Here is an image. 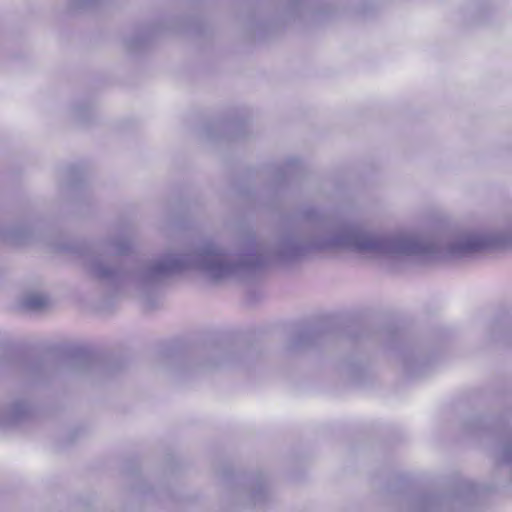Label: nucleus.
Listing matches in <instances>:
<instances>
[{"label": "nucleus", "mask_w": 512, "mask_h": 512, "mask_svg": "<svg viewBox=\"0 0 512 512\" xmlns=\"http://www.w3.org/2000/svg\"><path fill=\"white\" fill-rule=\"evenodd\" d=\"M130 249L131 241L125 237L103 239L85 251L83 265L89 276L100 283L116 290L133 285L139 297L149 302V293L155 287L187 269H195L206 278L220 282L246 279L272 262L297 260V230L268 241L248 235L230 248L212 241L201 242L193 249L169 252L143 263L137 271L119 259Z\"/></svg>", "instance_id": "obj_1"}, {"label": "nucleus", "mask_w": 512, "mask_h": 512, "mask_svg": "<svg viewBox=\"0 0 512 512\" xmlns=\"http://www.w3.org/2000/svg\"><path fill=\"white\" fill-rule=\"evenodd\" d=\"M476 495L477 487L470 481H464L453 493L415 498L409 512H464Z\"/></svg>", "instance_id": "obj_2"}, {"label": "nucleus", "mask_w": 512, "mask_h": 512, "mask_svg": "<svg viewBox=\"0 0 512 512\" xmlns=\"http://www.w3.org/2000/svg\"><path fill=\"white\" fill-rule=\"evenodd\" d=\"M47 368V362L42 358L23 360L17 364L19 373L32 380L43 378L47 373Z\"/></svg>", "instance_id": "obj_3"}, {"label": "nucleus", "mask_w": 512, "mask_h": 512, "mask_svg": "<svg viewBox=\"0 0 512 512\" xmlns=\"http://www.w3.org/2000/svg\"><path fill=\"white\" fill-rule=\"evenodd\" d=\"M30 407L24 401H15L5 411L0 410V425L9 426L23 420L29 413Z\"/></svg>", "instance_id": "obj_4"}, {"label": "nucleus", "mask_w": 512, "mask_h": 512, "mask_svg": "<svg viewBox=\"0 0 512 512\" xmlns=\"http://www.w3.org/2000/svg\"><path fill=\"white\" fill-rule=\"evenodd\" d=\"M319 338L315 329H304L294 335L287 344L289 351H299L313 345Z\"/></svg>", "instance_id": "obj_5"}, {"label": "nucleus", "mask_w": 512, "mask_h": 512, "mask_svg": "<svg viewBox=\"0 0 512 512\" xmlns=\"http://www.w3.org/2000/svg\"><path fill=\"white\" fill-rule=\"evenodd\" d=\"M96 364V358L86 350H77L69 357V365L75 372L90 371Z\"/></svg>", "instance_id": "obj_6"}, {"label": "nucleus", "mask_w": 512, "mask_h": 512, "mask_svg": "<svg viewBox=\"0 0 512 512\" xmlns=\"http://www.w3.org/2000/svg\"><path fill=\"white\" fill-rule=\"evenodd\" d=\"M48 304V297L40 293H29L24 296L22 305L33 311L42 309Z\"/></svg>", "instance_id": "obj_7"}, {"label": "nucleus", "mask_w": 512, "mask_h": 512, "mask_svg": "<svg viewBox=\"0 0 512 512\" xmlns=\"http://www.w3.org/2000/svg\"><path fill=\"white\" fill-rule=\"evenodd\" d=\"M267 496V488L263 480H257L255 485L249 492L251 503L254 505L260 504L265 501Z\"/></svg>", "instance_id": "obj_8"}, {"label": "nucleus", "mask_w": 512, "mask_h": 512, "mask_svg": "<svg viewBox=\"0 0 512 512\" xmlns=\"http://www.w3.org/2000/svg\"><path fill=\"white\" fill-rule=\"evenodd\" d=\"M299 166V161L296 158L288 159L281 167L277 170V178L279 181H283L286 177L293 175Z\"/></svg>", "instance_id": "obj_9"}, {"label": "nucleus", "mask_w": 512, "mask_h": 512, "mask_svg": "<svg viewBox=\"0 0 512 512\" xmlns=\"http://www.w3.org/2000/svg\"><path fill=\"white\" fill-rule=\"evenodd\" d=\"M147 41V37L144 36H136L134 38H129L126 41L127 48L131 51H135L140 49L144 43Z\"/></svg>", "instance_id": "obj_10"}, {"label": "nucleus", "mask_w": 512, "mask_h": 512, "mask_svg": "<svg viewBox=\"0 0 512 512\" xmlns=\"http://www.w3.org/2000/svg\"><path fill=\"white\" fill-rule=\"evenodd\" d=\"M98 0H70V5L74 9H86L94 4H96Z\"/></svg>", "instance_id": "obj_11"}, {"label": "nucleus", "mask_w": 512, "mask_h": 512, "mask_svg": "<svg viewBox=\"0 0 512 512\" xmlns=\"http://www.w3.org/2000/svg\"><path fill=\"white\" fill-rule=\"evenodd\" d=\"M421 365H422V363L419 362L418 360H415L413 363L406 361L404 364L405 370H406L407 374H409L410 376H418L419 373L417 371H415V367H418Z\"/></svg>", "instance_id": "obj_12"}, {"label": "nucleus", "mask_w": 512, "mask_h": 512, "mask_svg": "<svg viewBox=\"0 0 512 512\" xmlns=\"http://www.w3.org/2000/svg\"><path fill=\"white\" fill-rule=\"evenodd\" d=\"M9 237L15 242H20L26 237V233L20 231H12L10 232Z\"/></svg>", "instance_id": "obj_13"}, {"label": "nucleus", "mask_w": 512, "mask_h": 512, "mask_svg": "<svg viewBox=\"0 0 512 512\" xmlns=\"http://www.w3.org/2000/svg\"><path fill=\"white\" fill-rule=\"evenodd\" d=\"M79 173H80V172H79V170H78L77 168H75V167H71V168L69 169V174H70V176H71V177H73V178H74V177H75V178H76V177H78V174H79Z\"/></svg>", "instance_id": "obj_14"}, {"label": "nucleus", "mask_w": 512, "mask_h": 512, "mask_svg": "<svg viewBox=\"0 0 512 512\" xmlns=\"http://www.w3.org/2000/svg\"><path fill=\"white\" fill-rule=\"evenodd\" d=\"M217 365H219V363H218V362H215V363L209 364L208 366H211V367H212V366H217Z\"/></svg>", "instance_id": "obj_15"}]
</instances>
